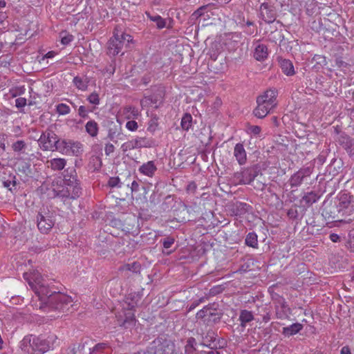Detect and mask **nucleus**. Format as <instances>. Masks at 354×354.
<instances>
[{
    "instance_id": "58836bf2",
    "label": "nucleus",
    "mask_w": 354,
    "mask_h": 354,
    "mask_svg": "<svg viewBox=\"0 0 354 354\" xmlns=\"http://www.w3.org/2000/svg\"><path fill=\"white\" fill-rule=\"evenodd\" d=\"M70 145H71V140L59 138L57 147L55 148L56 151H59L62 153L69 154L70 153Z\"/></svg>"
},
{
    "instance_id": "aec40b11",
    "label": "nucleus",
    "mask_w": 354,
    "mask_h": 354,
    "mask_svg": "<svg viewBox=\"0 0 354 354\" xmlns=\"http://www.w3.org/2000/svg\"><path fill=\"white\" fill-rule=\"evenodd\" d=\"M11 147L15 153L21 156V158H24L29 156L27 151L28 145L23 140H16L12 144Z\"/></svg>"
},
{
    "instance_id": "2eb2a0df",
    "label": "nucleus",
    "mask_w": 354,
    "mask_h": 354,
    "mask_svg": "<svg viewBox=\"0 0 354 354\" xmlns=\"http://www.w3.org/2000/svg\"><path fill=\"white\" fill-rule=\"evenodd\" d=\"M277 17L275 7L268 3H263L259 7V17L267 24L273 23Z\"/></svg>"
},
{
    "instance_id": "5701e85b",
    "label": "nucleus",
    "mask_w": 354,
    "mask_h": 354,
    "mask_svg": "<svg viewBox=\"0 0 354 354\" xmlns=\"http://www.w3.org/2000/svg\"><path fill=\"white\" fill-rule=\"evenodd\" d=\"M88 342L81 341L79 343L74 344L68 348V354H88Z\"/></svg>"
},
{
    "instance_id": "0eeeda50",
    "label": "nucleus",
    "mask_w": 354,
    "mask_h": 354,
    "mask_svg": "<svg viewBox=\"0 0 354 354\" xmlns=\"http://www.w3.org/2000/svg\"><path fill=\"white\" fill-rule=\"evenodd\" d=\"M61 189H54V196L62 199L64 202L67 200H75L79 198L82 194V188L80 185L64 184Z\"/></svg>"
},
{
    "instance_id": "8fccbe9b",
    "label": "nucleus",
    "mask_w": 354,
    "mask_h": 354,
    "mask_svg": "<svg viewBox=\"0 0 354 354\" xmlns=\"http://www.w3.org/2000/svg\"><path fill=\"white\" fill-rule=\"evenodd\" d=\"M141 265L138 261H134L131 263H127L120 268L121 270H129L134 273L140 272Z\"/></svg>"
},
{
    "instance_id": "f704fd0d",
    "label": "nucleus",
    "mask_w": 354,
    "mask_h": 354,
    "mask_svg": "<svg viewBox=\"0 0 354 354\" xmlns=\"http://www.w3.org/2000/svg\"><path fill=\"white\" fill-rule=\"evenodd\" d=\"M268 48L264 44H259L257 46L254 53V58L258 61H263L268 57Z\"/></svg>"
},
{
    "instance_id": "393cba45",
    "label": "nucleus",
    "mask_w": 354,
    "mask_h": 354,
    "mask_svg": "<svg viewBox=\"0 0 354 354\" xmlns=\"http://www.w3.org/2000/svg\"><path fill=\"white\" fill-rule=\"evenodd\" d=\"M278 62L281 71L287 76H292L295 74L293 64L290 59L278 57Z\"/></svg>"
},
{
    "instance_id": "2f4dec72",
    "label": "nucleus",
    "mask_w": 354,
    "mask_h": 354,
    "mask_svg": "<svg viewBox=\"0 0 354 354\" xmlns=\"http://www.w3.org/2000/svg\"><path fill=\"white\" fill-rule=\"evenodd\" d=\"M321 195L315 192L311 191L306 193L301 198V201L304 202L307 206H310L313 203H316L320 198Z\"/></svg>"
},
{
    "instance_id": "0e129e2a",
    "label": "nucleus",
    "mask_w": 354,
    "mask_h": 354,
    "mask_svg": "<svg viewBox=\"0 0 354 354\" xmlns=\"http://www.w3.org/2000/svg\"><path fill=\"white\" fill-rule=\"evenodd\" d=\"M175 239L171 236H167L162 241L163 247L166 249H169L174 243Z\"/></svg>"
},
{
    "instance_id": "e2e57ef3",
    "label": "nucleus",
    "mask_w": 354,
    "mask_h": 354,
    "mask_svg": "<svg viewBox=\"0 0 354 354\" xmlns=\"http://www.w3.org/2000/svg\"><path fill=\"white\" fill-rule=\"evenodd\" d=\"M287 216L290 219L297 220L299 218V212L296 208H290L287 212Z\"/></svg>"
},
{
    "instance_id": "7ed1b4c3",
    "label": "nucleus",
    "mask_w": 354,
    "mask_h": 354,
    "mask_svg": "<svg viewBox=\"0 0 354 354\" xmlns=\"http://www.w3.org/2000/svg\"><path fill=\"white\" fill-rule=\"evenodd\" d=\"M72 298L59 290L54 295H51L46 305L40 306V308H48L49 310H55L59 313L68 312L73 306Z\"/></svg>"
},
{
    "instance_id": "c756f323",
    "label": "nucleus",
    "mask_w": 354,
    "mask_h": 354,
    "mask_svg": "<svg viewBox=\"0 0 354 354\" xmlns=\"http://www.w3.org/2000/svg\"><path fill=\"white\" fill-rule=\"evenodd\" d=\"M164 93L163 91L159 89L157 93L145 97L147 100L150 102V104H154V108L158 109L163 102Z\"/></svg>"
},
{
    "instance_id": "20e7f679",
    "label": "nucleus",
    "mask_w": 354,
    "mask_h": 354,
    "mask_svg": "<svg viewBox=\"0 0 354 354\" xmlns=\"http://www.w3.org/2000/svg\"><path fill=\"white\" fill-rule=\"evenodd\" d=\"M132 41L133 37L131 35L125 32L120 33L117 29H115L113 37L109 39L106 44V53L109 56L115 57L121 52L125 42L127 45Z\"/></svg>"
},
{
    "instance_id": "6e6552de",
    "label": "nucleus",
    "mask_w": 354,
    "mask_h": 354,
    "mask_svg": "<svg viewBox=\"0 0 354 354\" xmlns=\"http://www.w3.org/2000/svg\"><path fill=\"white\" fill-rule=\"evenodd\" d=\"M59 138L57 135L50 129H46L42 132L38 139V144L43 151H55Z\"/></svg>"
},
{
    "instance_id": "680f3d73",
    "label": "nucleus",
    "mask_w": 354,
    "mask_h": 354,
    "mask_svg": "<svg viewBox=\"0 0 354 354\" xmlns=\"http://www.w3.org/2000/svg\"><path fill=\"white\" fill-rule=\"evenodd\" d=\"M107 184L110 187L112 188L115 187H121L120 180L119 177H110Z\"/></svg>"
},
{
    "instance_id": "f03ea898",
    "label": "nucleus",
    "mask_w": 354,
    "mask_h": 354,
    "mask_svg": "<svg viewBox=\"0 0 354 354\" xmlns=\"http://www.w3.org/2000/svg\"><path fill=\"white\" fill-rule=\"evenodd\" d=\"M218 306L219 305L215 302L207 304L196 313V318L202 320L207 326L219 323L223 312Z\"/></svg>"
},
{
    "instance_id": "7c9ffc66",
    "label": "nucleus",
    "mask_w": 354,
    "mask_h": 354,
    "mask_svg": "<svg viewBox=\"0 0 354 354\" xmlns=\"http://www.w3.org/2000/svg\"><path fill=\"white\" fill-rule=\"evenodd\" d=\"M131 221V218H127L124 221V222H122L120 219H113L111 221V223L113 226H115L118 228H120L122 230V231L124 232L126 234L130 233L131 230H133L134 227V224L131 223H125L127 221Z\"/></svg>"
},
{
    "instance_id": "e433bc0d",
    "label": "nucleus",
    "mask_w": 354,
    "mask_h": 354,
    "mask_svg": "<svg viewBox=\"0 0 354 354\" xmlns=\"http://www.w3.org/2000/svg\"><path fill=\"white\" fill-rule=\"evenodd\" d=\"M303 328V325L299 323H294L289 326L283 328L282 333L285 336L290 337L297 334Z\"/></svg>"
},
{
    "instance_id": "774afa93",
    "label": "nucleus",
    "mask_w": 354,
    "mask_h": 354,
    "mask_svg": "<svg viewBox=\"0 0 354 354\" xmlns=\"http://www.w3.org/2000/svg\"><path fill=\"white\" fill-rule=\"evenodd\" d=\"M347 248L351 252H354V231L349 234V239L347 242Z\"/></svg>"
},
{
    "instance_id": "69168bd1",
    "label": "nucleus",
    "mask_w": 354,
    "mask_h": 354,
    "mask_svg": "<svg viewBox=\"0 0 354 354\" xmlns=\"http://www.w3.org/2000/svg\"><path fill=\"white\" fill-rule=\"evenodd\" d=\"M335 65L339 68H347L349 64L343 60L342 57H337L335 58Z\"/></svg>"
},
{
    "instance_id": "c9c22d12",
    "label": "nucleus",
    "mask_w": 354,
    "mask_h": 354,
    "mask_svg": "<svg viewBox=\"0 0 354 354\" xmlns=\"http://www.w3.org/2000/svg\"><path fill=\"white\" fill-rule=\"evenodd\" d=\"M197 342L193 337H188L184 346L185 354H196Z\"/></svg>"
},
{
    "instance_id": "c85d7f7f",
    "label": "nucleus",
    "mask_w": 354,
    "mask_h": 354,
    "mask_svg": "<svg viewBox=\"0 0 354 354\" xmlns=\"http://www.w3.org/2000/svg\"><path fill=\"white\" fill-rule=\"evenodd\" d=\"M48 167L53 171H61L66 165V160L64 158H57L47 161Z\"/></svg>"
},
{
    "instance_id": "473e14b6",
    "label": "nucleus",
    "mask_w": 354,
    "mask_h": 354,
    "mask_svg": "<svg viewBox=\"0 0 354 354\" xmlns=\"http://www.w3.org/2000/svg\"><path fill=\"white\" fill-rule=\"evenodd\" d=\"M89 82L90 79L86 76H76L73 80V83L76 86V88L82 91L87 90Z\"/></svg>"
},
{
    "instance_id": "3c124183",
    "label": "nucleus",
    "mask_w": 354,
    "mask_h": 354,
    "mask_svg": "<svg viewBox=\"0 0 354 354\" xmlns=\"http://www.w3.org/2000/svg\"><path fill=\"white\" fill-rule=\"evenodd\" d=\"M70 153L75 156H78L82 151V144L77 141L71 140V145H70Z\"/></svg>"
},
{
    "instance_id": "1a4fd4ad",
    "label": "nucleus",
    "mask_w": 354,
    "mask_h": 354,
    "mask_svg": "<svg viewBox=\"0 0 354 354\" xmlns=\"http://www.w3.org/2000/svg\"><path fill=\"white\" fill-rule=\"evenodd\" d=\"M170 346V341L165 335H160L150 343L145 354H169Z\"/></svg>"
},
{
    "instance_id": "4468645a",
    "label": "nucleus",
    "mask_w": 354,
    "mask_h": 354,
    "mask_svg": "<svg viewBox=\"0 0 354 354\" xmlns=\"http://www.w3.org/2000/svg\"><path fill=\"white\" fill-rule=\"evenodd\" d=\"M313 169L314 167L312 166L303 167L293 174L289 179L290 187L292 188L300 186L304 180L311 175Z\"/></svg>"
},
{
    "instance_id": "9b49d317",
    "label": "nucleus",
    "mask_w": 354,
    "mask_h": 354,
    "mask_svg": "<svg viewBox=\"0 0 354 354\" xmlns=\"http://www.w3.org/2000/svg\"><path fill=\"white\" fill-rule=\"evenodd\" d=\"M55 221L53 219V214L49 211L39 212L37 215V224L39 230L43 233H48L53 226Z\"/></svg>"
},
{
    "instance_id": "b1692460",
    "label": "nucleus",
    "mask_w": 354,
    "mask_h": 354,
    "mask_svg": "<svg viewBox=\"0 0 354 354\" xmlns=\"http://www.w3.org/2000/svg\"><path fill=\"white\" fill-rule=\"evenodd\" d=\"M257 106L253 111L255 117L262 119L264 118L270 111L273 109L270 106H267L266 103L262 102H257Z\"/></svg>"
},
{
    "instance_id": "338daca9",
    "label": "nucleus",
    "mask_w": 354,
    "mask_h": 354,
    "mask_svg": "<svg viewBox=\"0 0 354 354\" xmlns=\"http://www.w3.org/2000/svg\"><path fill=\"white\" fill-rule=\"evenodd\" d=\"M126 127L131 131H135L138 129V125L136 121L129 120L126 123Z\"/></svg>"
},
{
    "instance_id": "72a5a7b5",
    "label": "nucleus",
    "mask_w": 354,
    "mask_h": 354,
    "mask_svg": "<svg viewBox=\"0 0 354 354\" xmlns=\"http://www.w3.org/2000/svg\"><path fill=\"white\" fill-rule=\"evenodd\" d=\"M137 149L143 147H153L156 145V142L153 138L146 137H137L134 139Z\"/></svg>"
},
{
    "instance_id": "39448f33",
    "label": "nucleus",
    "mask_w": 354,
    "mask_h": 354,
    "mask_svg": "<svg viewBox=\"0 0 354 354\" xmlns=\"http://www.w3.org/2000/svg\"><path fill=\"white\" fill-rule=\"evenodd\" d=\"M29 284L39 297L41 306L46 305L51 295H54L58 290L52 281L41 280L36 281L35 283H29Z\"/></svg>"
},
{
    "instance_id": "423d86ee",
    "label": "nucleus",
    "mask_w": 354,
    "mask_h": 354,
    "mask_svg": "<svg viewBox=\"0 0 354 354\" xmlns=\"http://www.w3.org/2000/svg\"><path fill=\"white\" fill-rule=\"evenodd\" d=\"M32 351L29 354H44L53 347L57 337L55 335H50L48 337L32 335Z\"/></svg>"
},
{
    "instance_id": "6ab92c4d",
    "label": "nucleus",
    "mask_w": 354,
    "mask_h": 354,
    "mask_svg": "<svg viewBox=\"0 0 354 354\" xmlns=\"http://www.w3.org/2000/svg\"><path fill=\"white\" fill-rule=\"evenodd\" d=\"M203 344L211 349L216 344L217 345V348L223 347L221 344V339H218L217 333L212 330H207L205 336L203 337Z\"/></svg>"
},
{
    "instance_id": "37998d69",
    "label": "nucleus",
    "mask_w": 354,
    "mask_h": 354,
    "mask_svg": "<svg viewBox=\"0 0 354 354\" xmlns=\"http://www.w3.org/2000/svg\"><path fill=\"white\" fill-rule=\"evenodd\" d=\"M245 243L252 248H258V236L254 232H249L245 237Z\"/></svg>"
},
{
    "instance_id": "13d9d810",
    "label": "nucleus",
    "mask_w": 354,
    "mask_h": 354,
    "mask_svg": "<svg viewBox=\"0 0 354 354\" xmlns=\"http://www.w3.org/2000/svg\"><path fill=\"white\" fill-rule=\"evenodd\" d=\"M86 100L89 102V103L94 104V105H99L100 99L99 97V94L94 91L92 93H91L86 98Z\"/></svg>"
},
{
    "instance_id": "cd10ccee",
    "label": "nucleus",
    "mask_w": 354,
    "mask_h": 354,
    "mask_svg": "<svg viewBox=\"0 0 354 354\" xmlns=\"http://www.w3.org/2000/svg\"><path fill=\"white\" fill-rule=\"evenodd\" d=\"M255 317L252 311L248 310H241L240 311L239 320L240 321V326L244 329L247 324L254 320Z\"/></svg>"
},
{
    "instance_id": "864d4df0",
    "label": "nucleus",
    "mask_w": 354,
    "mask_h": 354,
    "mask_svg": "<svg viewBox=\"0 0 354 354\" xmlns=\"http://www.w3.org/2000/svg\"><path fill=\"white\" fill-rule=\"evenodd\" d=\"M272 299H273V301H274L277 303V304L278 306H280L281 308L284 311H286V310H290L286 301H285V299L283 297H281L277 294H275L274 295H272Z\"/></svg>"
},
{
    "instance_id": "79ce46f5",
    "label": "nucleus",
    "mask_w": 354,
    "mask_h": 354,
    "mask_svg": "<svg viewBox=\"0 0 354 354\" xmlns=\"http://www.w3.org/2000/svg\"><path fill=\"white\" fill-rule=\"evenodd\" d=\"M86 131L91 136L96 137L99 131L98 124L95 120H89L85 125Z\"/></svg>"
},
{
    "instance_id": "9d476101",
    "label": "nucleus",
    "mask_w": 354,
    "mask_h": 354,
    "mask_svg": "<svg viewBox=\"0 0 354 354\" xmlns=\"http://www.w3.org/2000/svg\"><path fill=\"white\" fill-rule=\"evenodd\" d=\"M260 168L258 165L244 168L240 172H236L234 177L239 181V184L247 185L250 184L254 178L259 175Z\"/></svg>"
},
{
    "instance_id": "f3484780",
    "label": "nucleus",
    "mask_w": 354,
    "mask_h": 354,
    "mask_svg": "<svg viewBox=\"0 0 354 354\" xmlns=\"http://www.w3.org/2000/svg\"><path fill=\"white\" fill-rule=\"evenodd\" d=\"M277 91L275 89H268L264 92V93L261 95H259L257 97V102H262L266 104L267 106H270V107L274 108L277 105L276 98H277Z\"/></svg>"
},
{
    "instance_id": "09e8293b",
    "label": "nucleus",
    "mask_w": 354,
    "mask_h": 354,
    "mask_svg": "<svg viewBox=\"0 0 354 354\" xmlns=\"http://www.w3.org/2000/svg\"><path fill=\"white\" fill-rule=\"evenodd\" d=\"M181 127L185 131H188L192 125V116L190 113H185L181 120Z\"/></svg>"
},
{
    "instance_id": "f257e3e1",
    "label": "nucleus",
    "mask_w": 354,
    "mask_h": 354,
    "mask_svg": "<svg viewBox=\"0 0 354 354\" xmlns=\"http://www.w3.org/2000/svg\"><path fill=\"white\" fill-rule=\"evenodd\" d=\"M354 198L342 192L333 200H326L322 207V215L328 222L349 223L354 218Z\"/></svg>"
},
{
    "instance_id": "c03bdc74",
    "label": "nucleus",
    "mask_w": 354,
    "mask_h": 354,
    "mask_svg": "<svg viewBox=\"0 0 354 354\" xmlns=\"http://www.w3.org/2000/svg\"><path fill=\"white\" fill-rule=\"evenodd\" d=\"M145 14L151 21L156 24V27L158 29H162L165 27L166 21L161 16L158 15H151L149 12H146Z\"/></svg>"
},
{
    "instance_id": "bf43d9fd",
    "label": "nucleus",
    "mask_w": 354,
    "mask_h": 354,
    "mask_svg": "<svg viewBox=\"0 0 354 354\" xmlns=\"http://www.w3.org/2000/svg\"><path fill=\"white\" fill-rule=\"evenodd\" d=\"M56 111L59 115H66L70 113V108L67 104L61 103L57 105Z\"/></svg>"
},
{
    "instance_id": "a19ab883",
    "label": "nucleus",
    "mask_w": 354,
    "mask_h": 354,
    "mask_svg": "<svg viewBox=\"0 0 354 354\" xmlns=\"http://www.w3.org/2000/svg\"><path fill=\"white\" fill-rule=\"evenodd\" d=\"M32 335H26L20 342L21 349L27 353V354L31 353L32 351Z\"/></svg>"
},
{
    "instance_id": "4c0bfd02",
    "label": "nucleus",
    "mask_w": 354,
    "mask_h": 354,
    "mask_svg": "<svg viewBox=\"0 0 354 354\" xmlns=\"http://www.w3.org/2000/svg\"><path fill=\"white\" fill-rule=\"evenodd\" d=\"M110 346L108 343L101 342L96 344L94 346L88 347V354H101L105 352V351L109 348Z\"/></svg>"
},
{
    "instance_id": "dca6fc26",
    "label": "nucleus",
    "mask_w": 354,
    "mask_h": 354,
    "mask_svg": "<svg viewBox=\"0 0 354 354\" xmlns=\"http://www.w3.org/2000/svg\"><path fill=\"white\" fill-rule=\"evenodd\" d=\"M337 142L347 152L348 156L354 159V138L343 133L339 136Z\"/></svg>"
},
{
    "instance_id": "a878e982",
    "label": "nucleus",
    "mask_w": 354,
    "mask_h": 354,
    "mask_svg": "<svg viewBox=\"0 0 354 354\" xmlns=\"http://www.w3.org/2000/svg\"><path fill=\"white\" fill-rule=\"evenodd\" d=\"M234 156L239 165H244L247 161V154L243 144L237 143L234 149Z\"/></svg>"
},
{
    "instance_id": "5fc2aeb1",
    "label": "nucleus",
    "mask_w": 354,
    "mask_h": 354,
    "mask_svg": "<svg viewBox=\"0 0 354 354\" xmlns=\"http://www.w3.org/2000/svg\"><path fill=\"white\" fill-rule=\"evenodd\" d=\"M124 242H127V249L125 250V252L127 253H131L135 250L138 248V242L132 239H129L128 240H124L123 244H124Z\"/></svg>"
},
{
    "instance_id": "603ef678",
    "label": "nucleus",
    "mask_w": 354,
    "mask_h": 354,
    "mask_svg": "<svg viewBox=\"0 0 354 354\" xmlns=\"http://www.w3.org/2000/svg\"><path fill=\"white\" fill-rule=\"evenodd\" d=\"M158 117L156 115H152L148 123L147 131L154 133L158 126Z\"/></svg>"
},
{
    "instance_id": "412c9836",
    "label": "nucleus",
    "mask_w": 354,
    "mask_h": 354,
    "mask_svg": "<svg viewBox=\"0 0 354 354\" xmlns=\"http://www.w3.org/2000/svg\"><path fill=\"white\" fill-rule=\"evenodd\" d=\"M252 207L246 203L236 202L232 205L231 211L234 216H243L246 213L251 212Z\"/></svg>"
},
{
    "instance_id": "4d7b16f0",
    "label": "nucleus",
    "mask_w": 354,
    "mask_h": 354,
    "mask_svg": "<svg viewBox=\"0 0 354 354\" xmlns=\"http://www.w3.org/2000/svg\"><path fill=\"white\" fill-rule=\"evenodd\" d=\"M121 149L124 153H125L127 151L137 149L135 140L133 139L131 140H129L128 142H124V144L122 145Z\"/></svg>"
},
{
    "instance_id": "bb28decb",
    "label": "nucleus",
    "mask_w": 354,
    "mask_h": 354,
    "mask_svg": "<svg viewBox=\"0 0 354 354\" xmlns=\"http://www.w3.org/2000/svg\"><path fill=\"white\" fill-rule=\"evenodd\" d=\"M138 170L141 174L149 177H152L154 176L155 172L157 171V167L154 161L149 160L147 162L142 164L139 167Z\"/></svg>"
},
{
    "instance_id": "49530a36",
    "label": "nucleus",
    "mask_w": 354,
    "mask_h": 354,
    "mask_svg": "<svg viewBox=\"0 0 354 354\" xmlns=\"http://www.w3.org/2000/svg\"><path fill=\"white\" fill-rule=\"evenodd\" d=\"M269 40L275 44L279 43V45H281V43L284 39V36L282 33L281 30H275L274 31H272L268 36Z\"/></svg>"
},
{
    "instance_id": "f8f14e48",
    "label": "nucleus",
    "mask_w": 354,
    "mask_h": 354,
    "mask_svg": "<svg viewBox=\"0 0 354 354\" xmlns=\"http://www.w3.org/2000/svg\"><path fill=\"white\" fill-rule=\"evenodd\" d=\"M0 182L3 187L12 194L17 193L20 188L19 181L16 175L11 171H3V176L0 175Z\"/></svg>"
},
{
    "instance_id": "ddd939ff",
    "label": "nucleus",
    "mask_w": 354,
    "mask_h": 354,
    "mask_svg": "<svg viewBox=\"0 0 354 354\" xmlns=\"http://www.w3.org/2000/svg\"><path fill=\"white\" fill-rule=\"evenodd\" d=\"M135 310L124 309L116 315L117 324L124 328H129L133 326L136 324Z\"/></svg>"
},
{
    "instance_id": "de8ad7c7",
    "label": "nucleus",
    "mask_w": 354,
    "mask_h": 354,
    "mask_svg": "<svg viewBox=\"0 0 354 354\" xmlns=\"http://www.w3.org/2000/svg\"><path fill=\"white\" fill-rule=\"evenodd\" d=\"M18 171L26 177H31L32 174L31 165L27 162H21L18 167Z\"/></svg>"
},
{
    "instance_id": "a211bd4d",
    "label": "nucleus",
    "mask_w": 354,
    "mask_h": 354,
    "mask_svg": "<svg viewBox=\"0 0 354 354\" xmlns=\"http://www.w3.org/2000/svg\"><path fill=\"white\" fill-rule=\"evenodd\" d=\"M142 297V295L140 292L129 293L126 297L123 308L136 310Z\"/></svg>"
},
{
    "instance_id": "ea45409f",
    "label": "nucleus",
    "mask_w": 354,
    "mask_h": 354,
    "mask_svg": "<svg viewBox=\"0 0 354 354\" xmlns=\"http://www.w3.org/2000/svg\"><path fill=\"white\" fill-rule=\"evenodd\" d=\"M257 315H259L262 317V322L267 323L271 319V310L268 306H263L257 308Z\"/></svg>"
},
{
    "instance_id": "a18cd8bd",
    "label": "nucleus",
    "mask_w": 354,
    "mask_h": 354,
    "mask_svg": "<svg viewBox=\"0 0 354 354\" xmlns=\"http://www.w3.org/2000/svg\"><path fill=\"white\" fill-rule=\"evenodd\" d=\"M313 62H315L313 68L319 70L327 64L326 57L320 55H315L313 57Z\"/></svg>"
},
{
    "instance_id": "4be33fe9",
    "label": "nucleus",
    "mask_w": 354,
    "mask_h": 354,
    "mask_svg": "<svg viewBox=\"0 0 354 354\" xmlns=\"http://www.w3.org/2000/svg\"><path fill=\"white\" fill-rule=\"evenodd\" d=\"M62 175L64 184L80 185L77 178V172L74 167H68L64 171Z\"/></svg>"
},
{
    "instance_id": "052dcab7",
    "label": "nucleus",
    "mask_w": 354,
    "mask_h": 354,
    "mask_svg": "<svg viewBox=\"0 0 354 354\" xmlns=\"http://www.w3.org/2000/svg\"><path fill=\"white\" fill-rule=\"evenodd\" d=\"M93 111V110L88 109L85 106H80L77 110L78 115L82 118H87L88 117V113Z\"/></svg>"
},
{
    "instance_id": "6e6d98bb",
    "label": "nucleus",
    "mask_w": 354,
    "mask_h": 354,
    "mask_svg": "<svg viewBox=\"0 0 354 354\" xmlns=\"http://www.w3.org/2000/svg\"><path fill=\"white\" fill-rule=\"evenodd\" d=\"M124 113L126 114H129L127 116L128 119H130L131 117L136 118L139 115L138 109L132 106H126L124 108Z\"/></svg>"
}]
</instances>
